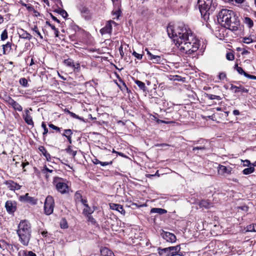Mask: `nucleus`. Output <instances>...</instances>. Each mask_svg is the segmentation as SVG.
<instances>
[{"label":"nucleus","instance_id":"41","mask_svg":"<svg viewBox=\"0 0 256 256\" xmlns=\"http://www.w3.org/2000/svg\"><path fill=\"white\" fill-rule=\"evenodd\" d=\"M42 127L44 129V132L42 133L43 137L45 138L48 133V129L46 128V124L44 122H42Z\"/></svg>","mask_w":256,"mask_h":256},{"label":"nucleus","instance_id":"20","mask_svg":"<svg viewBox=\"0 0 256 256\" xmlns=\"http://www.w3.org/2000/svg\"><path fill=\"white\" fill-rule=\"evenodd\" d=\"M38 149L41 152V154H42L46 158L47 161L50 162L51 160L50 154L48 152L47 150L44 146H40Z\"/></svg>","mask_w":256,"mask_h":256},{"label":"nucleus","instance_id":"15","mask_svg":"<svg viewBox=\"0 0 256 256\" xmlns=\"http://www.w3.org/2000/svg\"><path fill=\"white\" fill-rule=\"evenodd\" d=\"M19 199L20 201L26 202L32 204H36L37 203V200L34 197L30 196L28 193L20 196Z\"/></svg>","mask_w":256,"mask_h":256},{"label":"nucleus","instance_id":"58","mask_svg":"<svg viewBox=\"0 0 256 256\" xmlns=\"http://www.w3.org/2000/svg\"><path fill=\"white\" fill-rule=\"evenodd\" d=\"M112 164V161H110V162H100V164L102 166H104L109 164Z\"/></svg>","mask_w":256,"mask_h":256},{"label":"nucleus","instance_id":"29","mask_svg":"<svg viewBox=\"0 0 256 256\" xmlns=\"http://www.w3.org/2000/svg\"><path fill=\"white\" fill-rule=\"evenodd\" d=\"M32 30L35 33V35L39 37L40 40L43 39V36L40 32L37 26H34L33 28H32Z\"/></svg>","mask_w":256,"mask_h":256},{"label":"nucleus","instance_id":"12","mask_svg":"<svg viewBox=\"0 0 256 256\" xmlns=\"http://www.w3.org/2000/svg\"><path fill=\"white\" fill-rule=\"evenodd\" d=\"M79 10L83 18L86 20H89L92 18V13L90 10L85 6H81L79 8Z\"/></svg>","mask_w":256,"mask_h":256},{"label":"nucleus","instance_id":"3","mask_svg":"<svg viewBox=\"0 0 256 256\" xmlns=\"http://www.w3.org/2000/svg\"><path fill=\"white\" fill-rule=\"evenodd\" d=\"M16 233L20 242L24 246H28L31 238L32 233L30 222L26 220L20 221L18 226Z\"/></svg>","mask_w":256,"mask_h":256},{"label":"nucleus","instance_id":"21","mask_svg":"<svg viewBox=\"0 0 256 256\" xmlns=\"http://www.w3.org/2000/svg\"><path fill=\"white\" fill-rule=\"evenodd\" d=\"M198 206L200 208L208 209L212 206V204L208 200H204L200 202Z\"/></svg>","mask_w":256,"mask_h":256},{"label":"nucleus","instance_id":"60","mask_svg":"<svg viewBox=\"0 0 256 256\" xmlns=\"http://www.w3.org/2000/svg\"><path fill=\"white\" fill-rule=\"evenodd\" d=\"M26 8L29 10V11H34L35 9L34 8V7L30 4H27V7Z\"/></svg>","mask_w":256,"mask_h":256},{"label":"nucleus","instance_id":"52","mask_svg":"<svg viewBox=\"0 0 256 256\" xmlns=\"http://www.w3.org/2000/svg\"><path fill=\"white\" fill-rule=\"evenodd\" d=\"M24 253L26 256H36V254L32 251H29L28 252L24 251Z\"/></svg>","mask_w":256,"mask_h":256},{"label":"nucleus","instance_id":"62","mask_svg":"<svg viewBox=\"0 0 256 256\" xmlns=\"http://www.w3.org/2000/svg\"><path fill=\"white\" fill-rule=\"evenodd\" d=\"M250 162L249 160H245L244 162V166H248L250 164Z\"/></svg>","mask_w":256,"mask_h":256},{"label":"nucleus","instance_id":"1","mask_svg":"<svg viewBox=\"0 0 256 256\" xmlns=\"http://www.w3.org/2000/svg\"><path fill=\"white\" fill-rule=\"evenodd\" d=\"M167 32L181 52L191 54L198 50L200 41L184 23L178 22L174 26H168Z\"/></svg>","mask_w":256,"mask_h":256},{"label":"nucleus","instance_id":"38","mask_svg":"<svg viewBox=\"0 0 256 256\" xmlns=\"http://www.w3.org/2000/svg\"><path fill=\"white\" fill-rule=\"evenodd\" d=\"M82 196L80 191H77L74 194V200L76 202H80L82 200Z\"/></svg>","mask_w":256,"mask_h":256},{"label":"nucleus","instance_id":"47","mask_svg":"<svg viewBox=\"0 0 256 256\" xmlns=\"http://www.w3.org/2000/svg\"><path fill=\"white\" fill-rule=\"evenodd\" d=\"M236 71L240 74H244V72H246L242 68V67L238 66V64H236Z\"/></svg>","mask_w":256,"mask_h":256},{"label":"nucleus","instance_id":"39","mask_svg":"<svg viewBox=\"0 0 256 256\" xmlns=\"http://www.w3.org/2000/svg\"><path fill=\"white\" fill-rule=\"evenodd\" d=\"M20 84L24 87H28V82L27 80L24 78H22L20 79L19 80Z\"/></svg>","mask_w":256,"mask_h":256},{"label":"nucleus","instance_id":"63","mask_svg":"<svg viewBox=\"0 0 256 256\" xmlns=\"http://www.w3.org/2000/svg\"><path fill=\"white\" fill-rule=\"evenodd\" d=\"M80 202L84 206L88 205V204H87L88 201L86 199L82 198V200H80Z\"/></svg>","mask_w":256,"mask_h":256},{"label":"nucleus","instance_id":"42","mask_svg":"<svg viewBox=\"0 0 256 256\" xmlns=\"http://www.w3.org/2000/svg\"><path fill=\"white\" fill-rule=\"evenodd\" d=\"M72 68L74 70V72H79L80 70V65L79 62H76V64H74V66H72Z\"/></svg>","mask_w":256,"mask_h":256},{"label":"nucleus","instance_id":"32","mask_svg":"<svg viewBox=\"0 0 256 256\" xmlns=\"http://www.w3.org/2000/svg\"><path fill=\"white\" fill-rule=\"evenodd\" d=\"M135 83L137 84V86L139 87V88L142 90L144 92L146 90V86L145 84L140 80H135Z\"/></svg>","mask_w":256,"mask_h":256},{"label":"nucleus","instance_id":"22","mask_svg":"<svg viewBox=\"0 0 256 256\" xmlns=\"http://www.w3.org/2000/svg\"><path fill=\"white\" fill-rule=\"evenodd\" d=\"M232 170L230 167H226L220 164L218 166V171L219 173L222 174H230Z\"/></svg>","mask_w":256,"mask_h":256},{"label":"nucleus","instance_id":"10","mask_svg":"<svg viewBox=\"0 0 256 256\" xmlns=\"http://www.w3.org/2000/svg\"><path fill=\"white\" fill-rule=\"evenodd\" d=\"M147 54L148 56V60L152 61L154 64H162L164 59L160 56L154 55L152 54L147 48H146Z\"/></svg>","mask_w":256,"mask_h":256},{"label":"nucleus","instance_id":"28","mask_svg":"<svg viewBox=\"0 0 256 256\" xmlns=\"http://www.w3.org/2000/svg\"><path fill=\"white\" fill-rule=\"evenodd\" d=\"M94 212V210H92L88 205H86L85 206V208L83 210L82 214L84 216H86L90 214H92Z\"/></svg>","mask_w":256,"mask_h":256},{"label":"nucleus","instance_id":"56","mask_svg":"<svg viewBox=\"0 0 256 256\" xmlns=\"http://www.w3.org/2000/svg\"><path fill=\"white\" fill-rule=\"evenodd\" d=\"M60 14L64 18H66L68 16L67 12L64 10H60Z\"/></svg>","mask_w":256,"mask_h":256},{"label":"nucleus","instance_id":"27","mask_svg":"<svg viewBox=\"0 0 256 256\" xmlns=\"http://www.w3.org/2000/svg\"><path fill=\"white\" fill-rule=\"evenodd\" d=\"M101 254L103 256H112V252L107 248H103L100 249Z\"/></svg>","mask_w":256,"mask_h":256},{"label":"nucleus","instance_id":"55","mask_svg":"<svg viewBox=\"0 0 256 256\" xmlns=\"http://www.w3.org/2000/svg\"><path fill=\"white\" fill-rule=\"evenodd\" d=\"M121 11L120 10H118L114 12L113 14L115 16L116 18H118L120 16Z\"/></svg>","mask_w":256,"mask_h":256},{"label":"nucleus","instance_id":"49","mask_svg":"<svg viewBox=\"0 0 256 256\" xmlns=\"http://www.w3.org/2000/svg\"><path fill=\"white\" fill-rule=\"evenodd\" d=\"M226 59L228 60H232L234 58V54L232 52H228L226 55Z\"/></svg>","mask_w":256,"mask_h":256},{"label":"nucleus","instance_id":"48","mask_svg":"<svg viewBox=\"0 0 256 256\" xmlns=\"http://www.w3.org/2000/svg\"><path fill=\"white\" fill-rule=\"evenodd\" d=\"M86 217L88 218V222H91L92 224H96V221L95 219L91 216V214L86 216Z\"/></svg>","mask_w":256,"mask_h":256},{"label":"nucleus","instance_id":"34","mask_svg":"<svg viewBox=\"0 0 256 256\" xmlns=\"http://www.w3.org/2000/svg\"><path fill=\"white\" fill-rule=\"evenodd\" d=\"M64 63L66 66L72 68V66H74V62L72 59L68 58V59L64 60Z\"/></svg>","mask_w":256,"mask_h":256},{"label":"nucleus","instance_id":"9","mask_svg":"<svg viewBox=\"0 0 256 256\" xmlns=\"http://www.w3.org/2000/svg\"><path fill=\"white\" fill-rule=\"evenodd\" d=\"M6 102L15 110L18 112H22V106L14 99L10 96L6 97Z\"/></svg>","mask_w":256,"mask_h":256},{"label":"nucleus","instance_id":"30","mask_svg":"<svg viewBox=\"0 0 256 256\" xmlns=\"http://www.w3.org/2000/svg\"><path fill=\"white\" fill-rule=\"evenodd\" d=\"M244 22L248 26L249 28H252L254 26L253 21L250 18L248 17L244 18Z\"/></svg>","mask_w":256,"mask_h":256},{"label":"nucleus","instance_id":"44","mask_svg":"<svg viewBox=\"0 0 256 256\" xmlns=\"http://www.w3.org/2000/svg\"><path fill=\"white\" fill-rule=\"evenodd\" d=\"M242 42L245 44H249L252 42L254 40L250 37H244L242 38Z\"/></svg>","mask_w":256,"mask_h":256},{"label":"nucleus","instance_id":"57","mask_svg":"<svg viewBox=\"0 0 256 256\" xmlns=\"http://www.w3.org/2000/svg\"><path fill=\"white\" fill-rule=\"evenodd\" d=\"M154 120H156V122L158 124L163 123V124H169V122H165V120L156 119V118H155V117H154Z\"/></svg>","mask_w":256,"mask_h":256},{"label":"nucleus","instance_id":"31","mask_svg":"<svg viewBox=\"0 0 256 256\" xmlns=\"http://www.w3.org/2000/svg\"><path fill=\"white\" fill-rule=\"evenodd\" d=\"M73 132L70 129H65L64 130V132L62 134L63 136L66 138L70 137L72 135Z\"/></svg>","mask_w":256,"mask_h":256},{"label":"nucleus","instance_id":"5","mask_svg":"<svg viewBox=\"0 0 256 256\" xmlns=\"http://www.w3.org/2000/svg\"><path fill=\"white\" fill-rule=\"evenodd\" d=\"M68 182L66 180L58 177L54 178L53 180V184L55 186L56 190L62 194L69 192V186Z\"/></svg>","mask_w":256,"mask_h":256},{"label":"nucleus","instance_id":"13","mask_svg":"<svg viewBox=\"0 0 256 256\" xmlns=\"http://www.w3.org/2000/svg\"><path fill=\"white\" fill-rule=\"evenodd\" d=\"M161 236L166 241L170 242H174L176 240V236L170 232L163 231Z\"/></svg>","mask_w":256,"mask_h":256},{"label":"nucleus","instance_id":"25","mask_svg":"<svg viewBox=\"0 0 256 256\" xmlns=\"http://www.w3.org/2000/svg\"><path fill=\"white\" fill-rule=\"evenodd\" d=\"M167 212V210L162 208H152L150 210V213H157L160 214H165Z\"/></svg>","mask_w":256,"mask_h":256},{"label":"nucleus","instance_id":"35","mask_svg":"<svg viewBox=\"0 0 256 256\" xmlns=\"http://www.w3.org/2000/svg\"><path fill=\"white\" fill-rule=\"evenodd\" d=\"M177 3V0H168V4L172 8L176 10L178 8L176 5Z\"/></svg>","mask_w":256,"mask_h":256},{"label":"nucleus","instance_id":"46","mask_svg":"<svg viewBox=\"0 0 256 256\" xmlns=\"http://www.w3.org/2000/svg\"><path fill=\"white\" fill-rule=\"evenodd\" d=\"M247 228L248 231L256 232V224H250Z\"/></svg>","mask_w":256,"mask_h":256},{"label":"nucleus","instance_id":"17","mask_svg":"<svg viewBox=\"0 0 256 256\" xmlns=\"http://www.w3.org/2000/svg\"><path fill=\"white\" fill-rule=\"evenodd\" d=\"M207 141L204 139H200L198 140L194 141V144H202L200 146H194L192 148V150L195 151L196 150H204L206 148L205 146V144L206 143Z\"/></svg>","mask_w":256,"mask_h":256},{"label":"nucleus","instance_id":"61","mask_svg":"<svg viewBox=\"0 0 256 256\" xmlns=\"http://www.w3.org/2000/svg\"><path fill=\"white\" fill-rule=\"evenodd\" d=\"M226 78V75L224 73H220L219 74V78L220 80H224Z\"/></svg>","mask_w":256,"mask_h":256},{"label":"nucleus","instance_id":"64","mask_svg":"<svg viewBox=\"0 0 256 256\" xmlns=\"http://www.w3.org/2000/svg\"><path fill=\"white\" fill-rule=\"evenodd\" d=\"M46 24L47 25H48L49 26H50V27L52 28V30H55V28H56L55 27V26H54V25L52 24H51L49 22H48V21H46Z\"/></svg>","mask_w":256,"mask_h":256},{"label":"nucleus","instance_id":"11","mask_svg":"<svg viewBox=\"0 0 256 256\" xmlns=\"http://www.w3.org/2000/svg\"><path fill=\"white\" fill-rule=\"evenodd\" d=\"M30 110H32V108H30L29 110H24V113L22 114V118L26 124L28 125L34 126V122H33L32 116L30 115Z\"/></svg>","mask_w":256,"mask_h":256},{"label":"nucleus","instance_id":"51","mask_svg":"<svg viewBox=\"0 0 256 256\" xmlns=\"http://www.w3.org/2000/svg\"><path fill=\"white\" fill-rule=\"evenodd\" d=\"M132 54L136 58H137L138 60H140L142 59V56H143V54H138L134 51L132 53Z\"/></svg>","mask_w":256,"mask_h":256},{"label":"nucleus","instance_id":"6","mask_svg":"<svg viewBox=\"0 0 256 256\" xmlns=\"http://www.w3.org/2000/svg\"><path fill=\"white\" fill-rule=\"evenodd\" d=\"M54 206V198L48 196L45 200L44 204V211L46 215H50L53 212Z\"/></svg>","mask_w":256,"mask_h":256},{"label":"nucleus","instance_id":"4","mask_svg":"<svg viewBox=\"0 0 256 256\" xmlns=\"http://www.w3.org/2000/svg\"><path fill=\"white\" fill-rule=\"evenodd\" d=\"M198 6L202 16L206 20L215 10L216 4L212 0H198Z\"/></svg>","mask_w":256,"mask_h":256},{"label":"nucleus","instance_id":"24","mask_svg":"<svg viewBox=\"0 0 256 256\" xmlns=\"http://www.w3.org/2000/svg\"><path fill=\"white\" fill-rule=\"evenodd\" d=\"M20 37L22 38L30 40L32 38V36L26 31L22 30Z\"/></svg>","mask_w":256,"mask_h":256},{"label":"nucleus","instance_id":"43","mask_svg":"<svg viewBox=\"0 0 256 256\" xmlns=\"http://www.w3.org/2000/svg\"><path fill=\"white\" fill-rule=\"evenodd\" d=\"M0 38L2 40H4L8 38V32L6 30L2 31L0 36Z\"/></svg>","mask_w":256,"mask_h":256},{"label":"nucleus","instance_id":"40","mask_svg":"<svg viewBox=\"0 0 256 256\" xmlns=\"http://www.w3.org/2000/svg\"><path fill=\"white\" fill-rule=\"evenodd\" d=\"M60 228H66L68 227L67 222L65 218L62 219L60 222Z\"/></svg>","mask_w":256,"mask_h":256},{"label":"nucleus","instance_id":"2","mask_svg":"<svg viewBox=\"0 0 256 256\" xmlns=\"http://www.w3.org/2000/svg\"><path fill=\"white\" fill-rule=\"evenodd\" d=\"M218 20L222 26L230 30H238L240 22L234 12L232 10H222L218 13Z\"/></svg>","mask_w":256,"mask_h":256},{"label":"nucleus","instance_id":"14","mask_svg":"<svg viewBox=\"0 0 256 256\" xmlns=\"http://www.w3.org/2000/svg\"><path fill=\"white\" fill-rule=\"evenodd\" d=\"M4 184H6L8 188H9L10 190L14 191L16 190H20L21 188V186H20L16 182H15L13 180H6L4 182Z\"/></svg>","mask_w":256,"mask_h":256},{"label":"nucleus","instance_id":"53","mask_svg":"<svg viewBox=\"0 0 256 256\" xmlns=\"http://www.w3.org/2000/svg\"><path fill=\"white\" fill-rule=\"evenodd\" d=\"M53 170L49 169L46 166H44V168L42 170V172L44 173H46V172H52Z\"/></svg>","mask_w":256,"mask_h":256},{"label":"nucleus","instance_id":"16","mask_svg":"<svg viewBox=\"0 0 256 256\" xmlns=\"http://www.w3.org/2000/svg\"><path fill=\"white\" fill-rule=\"evenodd\" d=\"M112 22L114 23V22L109 21L108 22L106 26L100 29V33L103 35L106 34H111L112 31Z\"/></svg>","mask_w":256,"mask_h":256},{"label":"nucleus","instance_id":"36","mask_svg":"<svg viewBox=\"0 0 256 256\" xmlns=\"http://www.w3.org/2000/svg\"><path fill=\"white\" fill-rule=\"evenodd\" d=\"M254 171V168L253 166H250L248 168H244L242 172L244 174H252Z\"/></svg>","mask_w":256,"mask_h":256},{"label":"nucleus","instance_id":"45","mask_svg":"<svg viewBox=\"0 0 256 256\" xmlns=\"http://www.w3.org/2000/svg\"><path fill=\"white\" fill-rule=\"evenodd\" d=\"M69 114L73 118H76L78 120H80L82 121H84V120L83 118L79 116L78 115L76 114H74L72 112H69Z\"/></svg>","mask_w":256,"mask_h":256},{"label":"nucleus","instance_id":"19","mask_svg":"<svg viewBox=\"0 0 256 256\" xmlns=\"http://www.w3.org/2000/svg\"><path fill=\"white\" fill-rule=\"evenodd\" d=\"M110 207L111 210H116L122 214H124L125 210L122 205L114 203H110Z\"/></svg>","mask_w":256,"mask_h":256},{"label":"nucleus","instance_id":"33","mask_svg":"<svg viewBox=\"0 0 256 256\" xmlns=\"http://www.w3.org/2000/svg\"><path fill=\"white\" fill-rule=\"evenodd\" d=\"M206 97L210 100H220L222 99L221 97L219 96L214 95L210 94H206Z\"/></svg>","mask_w":256,"mask_h":256},{"label":"nucleus","instance_id":"23","mask_svg":"<svg viewBox=\"0 0 256 256\" xmlns=\"http://www.w3.org/2000/svg\"><path fill=\"white\" fill-rule=\"evenodd\" d=\"M12 42H8L6 44L2 45V53L4 54H8L12 49Z\"/></svg>","mask_w":256,"mask_h":256},{"label":"nucleus","instance_id":"50","mask_svg":"<svg viewBox=\"0 0 256 256\" xmlns=\"http://www.w3.org/2000/svg\"><path fill=\"white\" fill-rule=\"evenodd\" d=\"M48 126L50 128H51L56 130V132H60V128L59 127H58V126H54V124H48Z\"/></svg>","mask_w":256,"mask_h":256},{"label":"nucleus","instance_id":"37","mask_svg":"<svg viewBox=\"0 0 256 256\" xmlns=\"http://www.w3.org/2000/svg\"><path fill=\"white\" fill-rule=\"evenodd\" d=\"M66 151L68 154L74 157L76 156V151L72 149L71 146H69L66 149Z\"/></svg>","mask_w":256,"mask_h":256},{"label":"nucleus","instance_id":"18","mask_svg":"<svg viewBox=\"0 0 256 256\" xmlns=\"http://www.w3.org/2000/svg\"><path fill=\"white\" fill-rule=\"evenodd\" d=\"M230 90H234V93L241 92V93H248V90L244 88L243 86H237L234 84H231Z\"/></svg>","mask_w":256,"mask_h":256},{"label":"nucleus","instance_id":"54","mask_svg":"<svg viewBox=\"0 0 256 256\" xmlns=\"http://www.w3.org/2000/svg\"><path fill=\"white\" fill-rule=\"evenodd\" d=\"M120 55L121 58H122L124 56V52L123 50V44H121L120 46L118 48Z\"/></svg>","mask_w":256,"mask_h":256},{"label":"nucleus","instance_id":"8","mask_svg":"<svg viewBox=\"0 0 256 256\" xmlns=\"http://www.w3.org/2000/svg\"><path fill=\"white\" fill-rule=\"evenodd\" d=\"M5 208L8 214H14L17 210V202L13 200H8L5 203Z\"/></svg>","mask_w":256,"mask_h":256},{"label":"nucleus","instance_id":"26","mask_svg":"<svg viewBox=\"0 0 256 256\" xmlns=\"http://www.w3.org/2000/svg\"><path fill=\"white\" fill-rule=\"evenodd\" d=\"M120 82L122 84V86L118 84V86L122 91H126L128 93L130 92V90L127 87L126 83L121 78L119 79Z\"/></svg>","mask_w":256,"mask_h":256},{"label":"nucleus","instance_id":"59","mask_svg":"<svg viewBox=\"0 0 256 256\" xmlns=\"http://www.w3.org/2000/svg\"><path fill=\"white\" fill-rule=\"evenodd\" d=\"M238 208L240 209V210H242L246 211V212L248 211V208L247 206H239Z\"/></svg>","mask_w":256,"mask_h":256},{"label":"nucleus","instance_id":"7","mask_svg":"<svg viewBox=\"0 0 256 256\" xmlns=\"http://www.w3.org/2000/svg\"><path fill=\"white\" fill-rule=\"evenodd\" d=\"M180 250V247L179 245L175 246H170L164 248H158V254L160 255L162 254V252H168V256H174L178 254Z\"/></svg>","mask_w":256,"mask_h":256}]
</instances>
